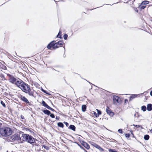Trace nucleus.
<instances>
[{"label": "nucleus", "instance_id": "nucleus-36", "mask_svg": "<svg viewBox=\"0 0 152 152\" xmlns=\"http://www.w3.org/2000/svg\"><path fill=\"white\" fill-rule=\"evenodd\" d=\"M50 117H51V118H55V115L54 114L50 113Z\"/></svg>", "mask_w": 152, "mask_h": 152}, {"label": "nucleus", "instance_id": "nucleus-33", "mask_svg": "<svg viewBox=\"0 0 152 152\" xmlns=\"http://www.w3.org/2000/svg\"><path fill=\"white\" fill-rule=\"evenodd\" d=\"M65 40H66L67 37H68V35L67 34H64L63 36Z\"/></svg>", "mask_w": 152, "mask_h": 152}, {"label": "nucleus", "instance_id": "nucleus-37", "mask_svg": "<svg viewBox=\"0 0 152 152\" xmlns=\"http://www.w3.org/2000/svg\"><path fill=\"white\" fill-rule=\"evenodd\" d=\"M118 132H119L121 133V134H123V132L122 129H119L118 130Z\"/></svg>", "mask_w": 152, "mask_h": 152}, {"label": "nucleus", "instance_id": "nucleus-42", "mask_svg": "<svg viewBox=\"0 0 152 152\" xmlns=\"http://www.w3.org/2000/svg\"><path fill=\"white\" fill-rule=\"evenodd\" d=\"M20 117L21 118L23 119H24L25 118L24 116L23 115H21L20 116Z\"/></svg>", "mask_w": 152, "mask_h": 152}, {"label": "nucleus", "instance_id": "nucleus-19", "mask_svg": "<svg viewBox=\"0 0 152 152\" xmlns=\"http://www.w3.org/2000/svg\"><path fill=\"white\" fill-rule=\"evenodd\" d=\"M96 110L97 111V114H96V113H95L94 114H96V117H98L99 115L101 114V112L100 110H98L97 109H96Z\"/></svg>", "mask_w": 152, "mask_h": 152}, {"label": "nucleus", "instance_id": "nucleus-35", "mask_svg": "<svg viewBox=\"0 0 152 152\" xmlns=\"http://www.w3.org/2000/svg\"><path fill=\"white\" fill-rule=\"evenodd\" d=\"M42 105L44 107L47 104L46 103V102L44 101H42Z\"/></svg>", "mask_w": 152, "mask_h": 152}, {"label": "nucleus", "instance_id": "nucleus-43", "mask_svg": "<svg viewBox=\"0 0 152 152\" xmlns=\"http://www.w3.org/2000/svg\"><path fill=\"white\" fill-rule=\"evenodd\" d=\"M50 110H51V111H53V112L56 111L54 109H53V108H50Z\"/></svg>", "mask_w": 152, "mask_h": 152}, {"label": "nucleus", "instance_id": "nucleus-23", "mask_svg": "<svg viewBox=\"0 0 152 152\" xmlns=\"http://www.w3.org/2000/svg\"><path fill=\"white\" fill-rule=\"evenodd\" d=\"M142 4H141L139 5V6L138 7L139 8H140L141 10L143 9L144 8H145L146 7V6H145V5L142 6Z\"/></svg>", "mask_w": 152, "mask_h": 152}, {"label": "nucleus", "instance_id": "nucleus-38", "mask_svg": "<svg viewBox=\"0 0 152 152\" xmlns=\"http://www.w3.org/2000/svg\"><path fill=\"white\" fill-rule=\"evenodd\" d=\"M125 137H126L129 138L130 137V134H125Z\"/></svg>", "mask_w": 152, "mask_h": 152}, {"label": "nucleus", "instance_id": "nucleus-16", "mask_svg": "<svg viewBox=\"0 0 152 152\" xmlns=\"http://www.w3.org/2000/svg\"><path fill=\"white\" fill-rule=\"evenodd\" d=\"M52 45H53V48H52L54 49H56L57 48H58L59 47V46H58V45H57V44L56 43H55V42L53 43Z\"/></svg>", "mask_w": 152, "mask_h": 152}, {"label": "nucleus", "instance_id": "nucleus-9", "mask_svg": "<svg viewBox=\"0 0 152 152\" xmlns=\"http://www.w3.org/2000/svg\"><path fill=\"white\" fill-rule=\"evenodd\" d=\"M20 98L22 101L25 102L26 103L28 104L29 105H31V102L28 101V100L25 97V96H21Z\"/></svg>", "mask_w": 152, "mask_h": 152}, {"label": "nucleus", "instance_id": "nucleus-10", "mask_svg": "<svg viewBox=\"0 0 152 152\" xmlns=\"http://www.w3.org/2000/svg\"><path fill=\"white\" fill-rule=\"evenodd\" d=\"M106 112L110 116H112L113 115V112L111 111L110 110L108 107H107L106 109Z\"/></svg>", "mask_w": 152, "mask_h": 152}, {"label": "nucleus", "instance_id": "nucleus-41", "mask_svg": "<svg viewBox=\"0 0 152 152\" xmlns=\"http://www.w3.org/2000/svg\"><path fill=\"white\" fill-rule=\"evenodd\" d=\"M128 102V101L127 99H125L124 100V103L126 104H127Z\"/></svg>", "mask_w": 152, "mask_h": 152}, {"label": "nucleus", "instance_id": "nucleus-15", "mask_svg": "<svg viewBox=\"0 0 152 152\" xmlns=\"http://www.w3.org/2000/svg\"><path fill=\"white\" fill-rule=\"evenodd\" d=\"M69 129H71L73 131H75V130L76 127L74 125H70L69 126Z\"/></svg>", "mask_w": 152, "mask_h": 152}, {"label": "nucleus", "instance_id": "nucleus-31", "mask_svg": "<svg viewBox=\"0 0 152 152\" xmlns=\"http://www.w3.org/2000/svg\"><path fill=\"white\" fill-rule=\"evenodd\" d=\"M41 90L44 93L47 94H48V95H50V94H49L45 90H44L43 88H42L41 89Z\"/></svg>", "mask_w": 152, "mask_h": 152}, {"label": "nucleus", "instance_id": "nucleus-52", "mask_svg": "<svg viewBox=\"0 0 152 152\" xmlns=\"http://www.w3.org/2000/svg\"><path fill=\"white\" fill-rule=\"evenodd\" d=\"M3 63H4V64H5V62L4 61H2Z\"/></svg>", "mask_w": 152, "mask_h": 152}, {"label": "nucleus", "instance_id": "nucleus-45", "mask_svg": "<svg viewBox=\"0 0 152 152\" xmlns=\"http://www.w3.org/2000/svg\"><path fill=\"white\" fill-rule=\"evenodd\" d=\"M150 94L151 96H152V90L150 92Z\"/></svg>", "mask_w": 152, "mask_h": 152}, {"label": "nucleus", "instance_id": "nucleus-20", "mask_svg": "<svg viewBox=\"0 0 152 152\" xmlns=\"http://www.w3.org/2000/svg\"><path fill=\"white\" fill-rule=\"evenodd\" d=\"M86 109V106L85 105H83L82 106V110L83 112H85Z\"/></svg>", "mask_w": 152, "mask_h": 152}, {"label": "nucleus", "instance_id": "nucleus-39", "mask_svg": "<svg viewBox=\"0 0 152 152\" xmlns=\"http://www.w3.org/2000/svg\"><path fill=\"white\" fill-rule=\"evenodd\" d=\"M64 123L65 124L66 126H69V124L66 122L64 121Z\"/></svg>", "mask_w": 152, "mask_h": 152}, {"label": "nucleus", "instance_id": "nucleus-40", "mask_svg": "<svg viewBox=\"0 0 152 152\" xmlns=\"http://www.w3.org/2000/svg\"><path fill=\"white\" fill-rule=\"evenodd\" d=\"M43 147H44V148H45V149L46 150H48V147H47L46 146H45V145H43Z\"/></svg>", "mask_w": 152, "mask_h": 152}, {"label": "nucleus", "instance_id": "nucleus-46", "mask_svg": "<svg viewBox=\"0 0 152 152\" xmlns=\"http://www.w3.org/2000/svg\"><path fill=\"white\" fill-rule=\"evenodd\" d=\"M1 65H2V63L1 62H0V68L1 67Z\"/></svg>", "mask_w": 152, "mask_h": 152}, {"label": "nucleus", "instance_id": "nucleus-1", "mask_svg": "<svg viewBox=\"0 0 152 152\" xmlns=\"http://www.w3.org/2000/svg\"><path fill=\"white\" fill-rule=\"evenodd\" d=\"M22 139V142L23 141H26L31 144L35 142V139L31 136L28 134H23L21 137Z\"/></svg>", "mask_w": 152, "mask_h": 152}, {"label": "nucleus", "instance_id": "nucleus-53", "mask_svg": "<svg viewBox=\"0 0 152 152\" xmlns=\"http://www.w3.org/2000/svg\"><path fill=\"white\" fill-rule=\"evenodd\" d=\"M151 21L152 22V20H151Z\"/></svg>", "mask_w": 152, "mask_h": 152}, {"label": "nucleus", "instance_id": "nucleus-2", "mask_svg": "<svg viewBox=\"0 0 152 152\" xmlns=\"http://www.w3.org/2000/svg\"><path fill=\"white\" fill-rule=\"evenodd\" d=\"M12 132L11 129L9 127L0 128V134L3 137H6L10 135Z\"/></svg>", "mask_w": 152, "mask_h": 152}, {"label": "nucleus", "instance_id": "nucleus-25", "mask_svg": "<svg viewBox=\"0 0 152 152\" xmlns=\"http://www.w3.org/2000/svg\"><path fill=\"white\" fill-rule=\"evenodd\" d=\"M141 110L143 112L146 111V107L145 106H142L141 107Z\"/></svg>", "mask_w": 152, "mask_h": 152}, {"label": "nucleus", "instance_id": "nucleus-48", "mask_svg": "<svg viewBox=\"0 0 152 152\" xmlns=\"http://www.w3.org/2000/svg\"><path fill=\"white\" fill-rule=\"evenodd\" d=\"M48 106V105L47 104L45 106V107H46V108H47V106Z\"/></svg>", "mask_w": 152, "mask_h": 152}, {"label": "nucleus", "instance_id": "nucleus-27", "mask_svg": "<svg viewBox=\"0 0 152 152\" xmlns=\"http://www.w3.org/2000/svg\"><path fill=\"white\" fill-rule=\"evenodd\" d=\"M61 32L60 31L58 33V34L57 35L56 37L59 38H61Z\"/></svg>", "mask_w": 152, "mask_h": 152}, {"label": "nucleus", "instance_id": "nucleus-4", "mask_svg": "<svg viewBox=\"0 0 152 152\" xmlns=\"http://www.w3.org/2000/svg\"><path fill=\"white\" fill-rule=\"evenodd\" d=\"M22 91L26 94H28L29 96H34V92L33 91H31L29 87V86L27 84H26Z\"/></svg>", "mask_w": 152, "mask_h": 152}, {"label": "nucleus", "instance_id": "nucleus-11", "mask_svg": "<svg viewBox=\"0 0 152 152\" xmlns=\"http://www.w3.org/2000/svg\"><path fill=\"white\" fill-rule=\"evenodd\" d=\"M82 145L87 149H89V145L87 143L83 142L82 143Z\"/></svg>", "mask_w": 152, "mask_h": 152}, {"label": "nucleus", "instance_id": "nucleus-12", "mask_svg": "<svg viewBox=\"0 0 152 152\" xmlns=\"http://www.w3.org/2000/svg\"><path fill=\"white\" fill-rule=\"evenodd\" d=\"M139 94H132L129 97V101L132 100V99L136 98Z\"/></svg>", "mask_w": 152, "mask_h": 152}, {"label": "nucleus", "instance_id": "nucleus-24", "mask_svg": "<svg viewBox=\"0 0 152 152\" xmlns=\"http://www.w3.org/2000/svg\"><path fill=\"white\" fill-rule=\"evenodd\" d=\"M144 139L145 140H147L149 139V136L148 135L146 134L144 136Z\"/></svg>", "mask_w": 152, "mask_h": 152}, {"label": "nucleus", "instance_id": "nucleus-13", "mask_svg": "<svg viewBox=\"0 0 152 152\" xmlns=\"http://www.w3.org/2000/svg\"><path fill=\"white\" fill-rule=\"evenodd\" d=\"M147 109L148 111H151L152 110V104H147Z\"/></svg>", "mask_w": 152, "mask_h": 152}, {"label": "nucleus", "instance_id": "nucleus-7", "mask_svg": "<svg viewBox=\"0 0 152 152\" xmlns=\"http://www.w3.org/2000/svg\"><path fill=\"white\" fill-rule=\"evenodd\" d=\"M91 144L92 146L98 149L100 151H101V152L104 151L103 149L100 146L94 142H91Z\"/></svg>", "mask_w": 152, "mask_h": 152}, {"label": "nucleus", "instance_id": "nucleus-14", "mask_svg": "<svg viewBox=\"0 0 152 152\" xmlns=\"http://www.w3.org/2000/svg\"><path fill=\"white\" fill-rule=\"evenodd\" d=\"M55 42V41H53L50 42L47 46V48L48 49H50L52 47L53 48V43Z\"/></svg>", "mask_w": 152, "mask_h": 152}, {"label": "nucleus", "instance_id": "nucleus-34", "mask_svg": "<svg viewBox=\"0 0 152 152\" xmlns=\"http://www.w3.org/2000/svg\"><path fill=\"white\" fill-rule=\"evenodd\" d=\"M1 103L4 107H6L5 104L3 101H1Z\"/></svg>", "mask_w": 152, "mask_h": 152}, {"label": "nucleus", "instance_id": "nucleus-17", "mask_svg": "<svg viewBox=\"0 0 152 152\" xmlns=\"http://www.w3.org/2000/svg\"><path fill=\"white\" fill-rule=\"evenodd\" d=\"M43 112L45 114L49 115L50 114V111L47 110H45L43 111Z\"/></svg>", "mask_w": 152, "mask_h": 152}, {"label": "nucleus", "instance_id": "nucleus-5", "mask_svg": "<svg viewBox=\"0 0 152 152\" xmlns=\"http://www.w3.org/2000/svg\"><path fill=\"white\" fill-rule=\"evenodd\" d=\"M9 77V81L13 84H15L18 79L15 78L13 76L9 74H7Z\"/></svg>", "mask_w": 152, "mask_h": 152}, {"label": "nucleus", "instance_id": "nucleus-22", "mask_svg": "<svg viewBox=\"0 0 152 152\" xmlns=\"http://www.w3.org/2000/svg\"><path fill=\"white\" fill-rule=\"evenodd\" d=\"M26 83H25L24 82L23 83V84H22V85H21L20 86V88L22 91L25 86L26 85Z\"/></svg>", "mask_w": 152, "mask_h": 152}, {"label": "nucleus", "instance_id": "nucleus-3", "mask_svg": "<svg viewBox=\"0 0 152 152\" xmlns=\"http://www.w3.org/2000/svg\"><path fill=\"white\" fill-rule=\"evenodd\" d=\"M10 140L14 142L16 141L22 142V139L20 137V134L19 135L17 134L12 135L10 139Z\"/></svg>", "mask_w": 152, "mask_h": 152}, {"label": "nucleus", "instance_id": "nucleus-47", "mask_svg": "<svg viewBox=\"0 0 152 152\" xmlns=\"http://www.w3.org/2000/svg\"><path fill=\"white\" fill-rule=\"evenodd\" d=\"M56 119H57V120H58V119H59L58 118V117H56Z\"/></svg>", "mask_w": 152, "mask_h": 152}, {"label": "nucleus", "instance_id": "nucleus-44", "mask_svg": "<svg viewBox=\"0 0 152 152\" xmlns=\"http://www.w3.org/2000/svg\"><path fill=\"white\" fill-rule=\"evenodd\" d=\"M51 108V107L48 105L47 107V108L49 110H50Z\"/></svg>", "mask_w": 152, "mask_h": 152}, {"label": "nucleus", "instance_id": "nucleus-6", "mask_svg": "<svg viewBox=\"0 0 152 152\" xmlns=\"http://www.w3.org/2000/svg\"><path fill=\"white\" fill-rule=\"evenodd\" d=\"M113 100L114 104H120L121 103V99L118 96H114L113 97Z\"/></svg>", "mask_w": 152, "mask_h": 152}, {"label": "nucleus", "instance_id": "nucleus-18", "mask_svg": "<svg viewBox=\"0 0 152 152\" xmlns=\"http://www.w3.org/2000/svg\"><path fill=\"white\" fill-rule=\"evenodd\" d=\"M56 43L57 44V45L58 46H59V47L61 46L63 44V42L62 41H60L58 42H56Z\"/></svg>", "mask_w": 152, "mask_h": 152}, {"label": "nucleus", "instance_id": "nucleus-51", "mask_svg": "<svg viewBox=\"0 0 152 152\" xmlns=\"http://www.w3.org/2000/svg\"><path fill=\"white\" fill-rule=\"evenodd\" d=\"M63 56L64 57H65V54L64 55H63Z\"/></svg>", "mask_w": 152, "mask_h": 152}, {"label": "nucleus", "instance_id": "nucleus-32", "mask_svg": "<svg viewBox=\"0 0 152 152\" xmlns=\"http://www.w3.org/2000/svg\"><path fill=\"white\" fill-rule=\"evenodd\" d=\"M109 152H118L115 150L110 149L109 150Z\"/></svg>", "mask_w": 152, "mask_h": 152}, {"label": "nucleus", "instance_id": "nucleus-49", "mask_svg": "<svg viewBox=\"0 0 152 152\" xmlns=\"http://www.w3.org/2000/svg\"><path fill=\"white\" fill-rule=\"evenodd\" d=\"M80 146V148L81 149H83V148L82 146Z\"/></svg>", "mask_w": 152, "mask_h": 152}, {"label": "nucleus", "instance_id": "nucleus-28", "mask_svg": "<svg viewBox=\"0 0 152 152\" xmlns=\"http://www.w3.org/2000/svg\"><path fill=\"white\" fill-rule=\"evenodd\" d=\"M1 68L2 69H3L4 70H6L7 69V67L4 65H3V64H2L0 68Z\"/></svg>", "mask_w": 152, "mask_h": 152}, {"label": "nucleus", "instance_id": "nucleus-29", "mask_svg": "<svg viewBox=\"0 0 152 152\" xmlns=\"http://www.w3.org/2000/svg\"><path fill=\"white\" fill-rule=\"evenodd\" d=\"M134 116V117H136L137 118H138L139 116V113H138L137 112H136V113H135Z\"/></svg>", "mask_w": 152, "mask_h": 152}, {"label": "nucleus", "instance_id": "nucleus-26", "mask_svg": "<svg viewBox=\"0 0 152 152\" xmlns=\"http://www.w3.org/2000/svg\"><path fill=\"white\" fill-rule=\"evenodd\" d=\"M149 3V1H142L141 4L146 5L147 4Z\"/></svg>", "mask_w": 152, "mask_h": 152}, {"label": "nucleus", "instance_id": "nucleus-8", "mask_svg": "<svg viewBox=\"0 0 152 152\" xmlns=\"http://www.w3.org/2000/svg\"><path fill=\"white\" fill-rule=\"evenodd\" d=\"M24 82L22 81L21 80L19 79H17V81L15 85H16L19 88H20V86L21 85H22V84Z\"/></svg>", "mask_w": 152, "mask_h": 152}, {"label": "nucleus", "instance_id": "nucleus-21", "mask_svg": "<svg viewBox=\"0 0 152 152\" xmlns=\"http://www.w3.org/2000/svg\"><path fill=\"white\" fill-rule=\"evenodd\" d=\"M57 125L58 126L61 127L62 128H63L64 126V124L61 122H59L58 123Z\"/></svg>", "mask_w": 152, "mask_h": 152}, {"label": "nucleus", "instance_id": "nucleus-30", "mask_svg": "<svg viewBox=\"0 0 152 152\" xmlns=\"http://www.w3.org/2000/svg\"><path fill=\"white\" fill-rule=\"evenodd\" d=\"M133 125L135 127H137V128L140 127L141 129H142L143 127L141 125H138L134 124H133Z\"/></svg>", "mask_w": 152, "mask_h": 152}, {"label": "nucleus", "instance_id": "nucleus-50", "mask_svg": "<svg viewBox=\"0 0 152 152\" xmlns=\"http://www.w3.org/2000/svg\"><path fill=\"white\" fill-rule=\"evenodd\" d=\"M150 132H151V133H152V129H151V130H150Z\"/></svg>", "mask_w": 152, "mask_h": 152}]
</instances>
